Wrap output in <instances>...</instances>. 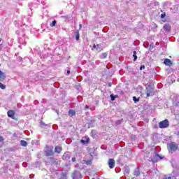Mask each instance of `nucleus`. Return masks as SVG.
I'll return each mask as SVG.
<instances>
[{"label": "nucleus", "mask_w": 179, "mask_h": 179, "mask_svg": "<svg viewBox=\"0 0 179 179\" xmlns=\"http://www.w3.org/2000/svg\"><path fill=\"white\" fill-rule=\"evenodd\" d=\"M178 149V145L176 143H171L168 144V150L171 153H173V152H176Z\"/></svg>", "instance_id": "1"}, {"label": "nucleus", "mask_w": 179, "mask_h": 179, "mask_svg": "<svg viewBox=\"0 0 179 179\" xmlns=\"http://www.w3.org/2000/svg\"><path fill=\"white\" fill-rule=\"evenodd\" d=\"M169 125H170V123L169 122V120H167L162 121L159 123V128H168Z\"/></svg>", "instance_id": "2"}, {"label": "nucleus", "mask_w": 179, "mask_h": 179, "mask_svg": "<svg viewBox=\"0 0 179 179\" xmlns=\"http://www.w3.org/2000/svg\"><path fill=\"white\" fill-rule=\"evenodd\" d=\"M162 159H163V157L155 154V156L152 158V161L153 162V163H157V162H159V160H162Z\"/></svg>", "instance_id": "3"}, {"label": "nucleus", "mask_w": 179, "mask_h": 179, "mask_svg": "<svg viewBox=\"0 0 179 179\" xmlns=\"http://www.w3.org/2000/svg\"><path fill=\"white\" fill-rule=\"evenodd\" d=\"M108 164L110 169H114L115 167V161L114 159H109Z\"/></svg>", "instance_id": "4"}, {"label": "nucleus", "mask_w": 179, "mask_h": 179, "mask_svg": "<svg viewBox=\"0 0 179 179\" xmlns=\"http://www.w3.org/2000/svg\"><path fill=\"white\" fill-rule=\"evenodd\" d=\"M92 50H94V51H97L98 52H100V51H101V50H103L102 48H101V45H99V44H97V45H96V44H94L93 45V46H92Z\"/></svg>", "instance_id": "5"}, {"label": "nucleus", "mask_w": 179, "mask_h": 179, "mask_svg": "<svg viewBox=\"0 0 179 179\" xmlns=\"http://www.w3.org/2000/svg\"><path fill=\"white\" fill-rule=\"evenodd\" d=\"M82 178V175L79 171H75L73 174V179H80Z\"/></svg>", "instance_id": "6"}, {"label": "nucleus", "mask_w": 179, "mask_h": 179, "mask_svg": "<svg viewBox=\"0 0 179 179\" xmlns=\"http://www.w3.org/2000/svg\"><path fill=\"white\" fill-rule=\"evenodd\" d=\"M153 93V88H147L146 94L147 97H150V95Z\"/></svg>", "instance_id": "7"}, {"label": "nucleus", "mask_w": 179, "mask_h": 179, "mask_svg": "<svg viewBox=\"0 0 179 179\" xmlns=\"http://www.w3.org/2000/svg\"><path fill=\"white\" fill-rule=\"evenodd\" d=\"M164 64H165V65H168L169 66H170V65H173L171 60H170L169 59H165Z\"/></svg>", "instance_id": "8"}, {"label": "nucleus", "mask_w": 179, "mask_h": 179, "mask_svg": "<svg viewBox=\"0 0 179 179\" xmlns=\"http://www.w3.org/2000/svg\"><path fill=\"white\" fill-rule=\"evenodd\" d=\"M6 78V76H5V73H2L0 71V81L2 82V80H5Z\"/></svg>", "instance_id": "9"}, {"label": "nucleus", "mask_w": 179, "mask_h": 179, "mask_svg": "<svg viewBox=\"0 0 179 179\" xmlns=\"http://www.w3.org/2000/svg\"><path fill=\"white\" fill-rule=\"evenodd\" d=\"M7 114L10 117L13 118V115H15V112L13 110H8Z\"/></svg>", "instance_id": "10"}, {"label": "nucleus", "mask_w": 179, "mask_h": 179, "mask_svg": "<svg viewBox=\"0 0 179 179\" xmlns=\"http://www.w3.org/2000/svg\"><path fill=\"white\" fill-rule=\"evenodd\" d=\"M20 145H21V146L26 147V146H27V142L26 141L22 140L20 141Z\"/></svg>", "instance_id": "11"}, {"label": "nucleus", "mask_w": 179, "mask_h": 179, "mask_svg": "<svg viewBox=\"0 0 179 179\" xmlns=\"http://www.w3.org/2000/svg\"><path fill=\"white\" fill-rule=\"evenodd\" d=\"M164 29H165V30H167V31H170V29H171V27L169 24H165L164 26Z\"/></svg>", "instance_id": "12"}, {"label": "nucleus", "mask_w": 179, "mask_h": 179, "mask_svg": "<svg viewBox=\"0 0 179 179\" xmlns=\"http://www.w3.org/2000/svg\"><path fill=\"white\" fill-rule=\"evenodd\" d=\"M62 148L60 146H57L55 148V152L56 153H61Z\"/></svg>", "instance_id": "13"}, {"label": "nucleus", "mask_w": 179, "mask_h": 179, "mask_svg": "<svg viewBox=\"0 0 179 179\" xmlns=\"http://www.w3.org/2000/svg\"><path fill=\"white\" fill-rule=\"evenodd\" d=\"M134 61H136L138 59V56H136V51L133 52Z\"/></svg>", "instance_id": "14"}, {"label": "nucleus", "mask_w": 179, "mask_h": 179, "mask_svg": "<svg viewBox=\"0 0 179 179\" xmlns=\"http://www.w3.org/2000/svg\"><path fill=\"white\" fill-rule=\"evenodd\" d=\"M69 115H71V117H73V115H75V110H70L69 111Z\"/></svg>", "instance_id": "15"}, {"label": "nucleus", "mask_w": 179, "mask_h": 179, "mask_svg": "<svg viewBox=\"0 0 179 179\" xmlns=\"http://www.w3.org/2000/svg\"><path fill=\"white\" fill-rule=\"evenodd\" d=\"M117 97H118V96L117 95H113V94H111L110 95V99H111V101H114V100H115V99H117Z\"/></svg>", "instance_id": "16"}, {"label": "nucleus", "mask_w": 179, "mask_h": 179, "mask_svg": "<svg viewBox=\"0 0 179 179\" xmlns=\"http://www.w3.org/2000/svg\"><path fill=\"white\" fill-rule=\"evenodd\" d=\"M79 37H80L79 31H76V40L77 41H78V40H79Z\"/></svg>", "instance_id": "17"}, {"label": "nucleus", "mask_w": 179, "mask_h": 179, "mask_svg": "<svg viewBox=\"0 0 179 179\" xmlns=\"http://www.w3.org/2000/svg\"><path fill=\"white\" fill-rule=\"evenodd\" d=\"M0 89L5 90V89H6V86L5 85L2 84V83H0Z\"/></svg>", "instance_id": "18"}, {"label": "nucleus", "mask_w": 179, "mask_h": 179, "mask_svg": "<svg viewBox=\"0 0 179 179\" xmlns=\"http://www.w3.org/2000/svg\"><path fill=\"white\" fill-rule=\"evenodd\" d=\"M107 55H108L107 52L102 53V55H101V58L102 59L107 58Z\"/></svg>", "instance_id": "19"}, {"label": "nucleus", "mask_w": 179, "mask_h": 179, "mask_svg": "<svg viewBox=\"0 0 179 179\" xmlns=\"http://www.w3.org/2000/svg\"><path fill=\"white\" fill-rule=\"evenodd\" d=\"M134 176H139L140 173H139V169H136L134 172Z\"/></svg>", "instance_id": "20"}, {"label": "nucleus", "mask_w": 179, "mask_h": 179, "mask_svg": "<svg viewBox=\"0 0 179 179\" xmlns=\"http://www.w3.org/2000/svg\"><path fill=\"white\" fill-rule=\"evenodd\" d=\"M46 155L48 156H52V155H54V152H52V150H50L49 152H46Z\"/></svg>", "instance_id": "21"}, {"label": "nucleus", "mask_w": 179, "mask_h": 179, "mask_svg": "<svg viewBox=\"0 0 179 179\" xmlns=\"http://www.w3.org/2000/svg\"><path fill=\"white\" fill-rule=\"evenodd\" d=\"M133 100L134 103H138V101H139V98H136V96H133Z\"/></svg>", "instance_id": "22"}, {"label": "nucleus", "mask_w": 179, "mask_h": 179, "mask_svg": "<svg viewBox=\"0 0 179 179\" xmlns=\"http://www.w3.org/2000/svg\"><path fill=\"white\" fill-rule=\"evenodd\" d=\"M55 24H57V21L54 20L51 23L50 26H51V27H54L55 26Z\"/></svg>", "instance_id": "23"}, {"label": "nucleus", "mask_w": 179, "mask_h": 179, "mask_svg": "<svg viewBox=\"0 0 179 179\" xmlns=\"http://www.w3.org/2000/svg\"><path fill=\"white\" fill-rule=\"evenodd\" d=\"M82 143H87L89 142V138L87 139V141H85L84 139L81 140Z\"/></svg>", "instance_id": "24"}, {"label": "nucleus", "mask_w": 179, "mask_h": 179, "mask_svg": "<svg viewBox=\"0 0 179 179\" xmlns=\"http://www.w3.org/2000/svg\"><path fill=\"white\" fill-rule=\"evenodd\" d=\"M86 164H87V166L92 164V161H87V162H86Z\"/></svg>", "instance_id": "25"}, {"label": "nucleus", "mask_w": 179, "mask_h": 179, "mask_svg": "<svg viewBox=\"0 0 179 179\" xmlns=\"http://www.w3.org/2000/svg\"><path fill=\"white\" fill-rule=\"evenodd\" d=\"M71 160L73 163H75V162H76V158L73 157Z\"/></svg>", "instance_id": "26"}, {"label": "nucleus", "mask_w": 179, "mask_h": 179, "mask_svg": "<svg viewBox=\"0 0 179 179\" xmlns=\"http://www.w3.org/2000/svg\"><path fill=\"white\" fill-rule=\"evenodd\" d=\"M145 69V66L143 65V66H141L140 67V70L142 71V69Z\"/></svg>", "instance_id": "27"}, {"label": "nucleus", "mask_w": 179, "mask_h": 179, "mask_svg": "<svg viewBox=\"0 0 179 179\" xmlns=\"http://www.w3.org/2000/svg\"><path fill=\"white\" fill-rule=\"evenodd\" d=\"M0 142H3V138L2 136H0Z\"/></svg>", "instance_id": "28"}, {"label": "nucleus", "mask_w": 179, "mask_h": 179, "mask_svg": "<svg viewBox=\"0 0 179 179\" xmlns=\"http://www.w3.org/2000/svg\"><path fill=\"white\" fill-rule=\"evenodd\" d=\"M164 16H166V15L162 14V15H161L162 19H163V18L164 17Z\"/></svg>", "instance_id": "29"}, {"label": "nucleus", "mask_w": 179, "mask_h": 179, "mask_svg": "<svg viewBox=\"0 0 179 179\" xmlns=\"http://www.w3.org/2000/svg\"><path fill=\"white\" fill-rule=\"evenodd\" d=\"M66 156H68V154L65 153L63 156V157H66Z\"/></svg>", "instance_id": "30"}, {"label": "nucleus", "mask_w": 179, "mask_h": 179, "mask_svg": "<svg viewBox=\"0 0 179 179\" xmlns=\"http://www.w3.org/2000/svg\"><path fill=\"white\" fill-rule=\"evenodd\" d=\"M71 73V71H67V75H69Z\"/></svg>", "instance_id": "31"}, {"label": "nucleus", "mask_w": 179, "mask_h": 179, "mask_svg": "<svg viewBox=\"0 0 179 179\" xmlns=\"http://www.w3.org/2000/svg\"><path fill=\"white\" fill-rule=\"evenodd\" d=\"M164 179H171V177L164 178Z\"/></svg>", "instance_id": "32"}, {"label": "nucleus", "mask_w": 179, "mask_h": 179, "mask_svg": "<svg viewBox=\"0 0 179 179\" xmlns=\"http://www.w3.org/2000/svg\"><path fill=\"white\" fill-rule=\"evenodd\" d=\"M108 86H109V87H110V86H111V84H108Z\"/></svg>", "instance_id": "33"}, {"label": "nucleus", "mask_w": 179, "mask_h": 179, "mask_svg": "<svg viewBox=\"0 0 179 179\" xmlns=\"http://www.w3.org/2000/svg\"><path fill=\"white\" fill-rule=\"evenodd\" d=\"M86 108H89V106H86Z\"/></svg>", "instance_id": "34"}, {"label": "nucleus", "mask_w": 179, "mask_h": 179, "mask_svg": "<svg viewBox=\"0 0 179 179\" xmlns=\"http://www.w3.org/2000/svg\"><path fill=\"white\" fill-rule=\"evenodd\" d=\"M92 179H94V178H92Z\"/></svg>", "instance_id": "35"}]
</instances>
